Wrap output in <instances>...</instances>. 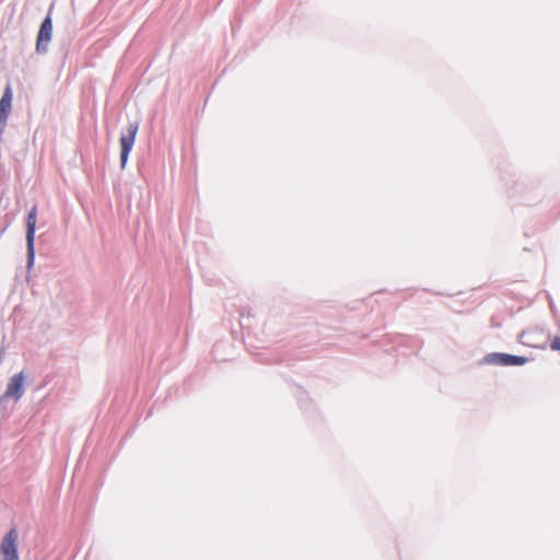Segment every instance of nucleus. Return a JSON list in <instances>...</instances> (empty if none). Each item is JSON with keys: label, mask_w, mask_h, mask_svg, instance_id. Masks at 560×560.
Listing matches in <instances>:
<instances>
[{"label": "nucleus", "mask_w": 560, "mask_h": 560, "mask_svg": "<svg viewBox=\"0 0 560 560\" xmlns=\"http://www.w3.org/2000/svg\"><path fill=\"white\" fill-rule=\"evenodd\" d=\"M37 222V207L34 206L28 212L26 220V242H27V252L30 256V262L34 259V236H35V228Z\"/></svg>", "instance_id": "6"}, {"label": "nucleus", "mask_w": 560, "mask_h": 560, "mask_svg": "<svg viewBox=\"0 0 560 560\" xmlns=\"http://www.w3.org/2000/svg\"><path fill=\"white\" fill-rule=\"evenodd\" d=\"M138 128L139 127H138L137 122L130 124L128 126L127 132L122 133L120 137V147H121L120 162H121L122 168L125 167L127 160H128L129 152L131 151V149L135 144Z\"/></svg>", "instance_id": "5"}, {"label": "nucleus", "mask_w": 560, "mask_h": 560, "mask_svg": "<svg viewBox=\"0 0 560 560\" xmlns=\"http://www.w3.org/2000/svg\"><path fill=\"white\" fill-rule=\"evenodd\" d=\"M12 97H13L12 89L10 85H7L4 93L0 100V136L2 135V132L4 130L8 117L11 113Z\"/></svg>", "instance_id": "8"}, {"label": "nucleus", "mask_w": 560, "mask_h": 560, "mask_svg": "<svg viewBox=\"0 0 560 560\" xmlns=\"http://www.w3.org/2000/svg\"><path fill=\"white\" fill-rule=\"evenodd\" d=\"M52 35V21L50 14H48L45 20L43 21L38 35H37V42H36V50L37 51H45L47 48L48 43L51 39Z\"/></svg>", "instance_id": "7"}, {"label": "nucleus", "mask_w": 560, "mask_h": 560, "mask_svg": "<svg viewBox=\"0 0 560 560\" xmlns=\"http://www.w3.org/2000/svg\"><path fill=\"white\" fill-rule=\"evenodd\" d=\"M550 348L553 350V351H560V336H556L551 343H550Z\"/></svg>", "instance_id": "9"}, {"label": "nucleus", "mask_w": 560, "mask_h": 560, "mask_svg": "<svg viewBox=\"0 0 560 560\" xmlns=\"http://www.w3.org/2000/svg\"><path fill=\"white\" fill-rule=\"evenodd\" d=\"M483 361L493 365H523L529 361L526 357L513 355L508 353H489L485 357Z\"/></svg>", "instance_id": "3"}, {"label": "nucleus", "mask_w": 560, "mask_h": 560, "mask_svg": "<svg viewBox=\"0 0 560 560\" xmlns=\"http://www.w3.org/2000/svg\"><path fill=\"white\" fill-rule=\"evenodd\" d=\"M518 341L527 347L541 348L546 347V336L541 328L535 327L524 330L518 336Z\"/></svg>", "instance_id": "4"}, {"label": "nucleus", "mask_w": 560, "mask_h": 560, "mask_svg": "<svg viewBox=\"0 0 560 560\" xmlns=\"http://www.w3.org/2000/svg\"><path fill=\"white\" fill-rule=\"evenodd\" d=\"M24 372H20L10 377L5 392L0 397V405L4 404L8 400H13L14 402L19 401L24 395Z\"/></svg>", "instance_id": "1"}, {"label": "nucleus", "mask_w": 560, "mask_h": 560, "mask_svg": "<svg viewBox=\"0 0 560 560\" xmlns=\"http://www.w3.org/2000/svg\"><path fill=\"white\" fill-rule=\"evenodd\" d=\"M18 532L12 528L10 529L0 544V553L2 556V560H19L18 553Z\"/></svg>", "instance_id": "2"}]
</instances>
